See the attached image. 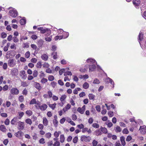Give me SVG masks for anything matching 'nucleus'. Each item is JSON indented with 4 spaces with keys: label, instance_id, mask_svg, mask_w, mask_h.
<instances>
[{
    "label": "nucleus",
    "instance_id": "nucleus-62",
    "mask_svg": "<svg viewBox=\"0 0 146 146\" xmlns=\"http://www.w3.org/2000/svg\"><path fill=\"white\" fill-rule=\"evenodd\" d=\"M40 74L39 75V77L40 78H42L45 76V74H44L42 71L40 72Z\"/></svg>",
    "mask_w": 146,
    "mask_h": 146
},
{
    "label": "nucleus",
    "instance_id": "nucleus-4",
    "mask_svg": "<svg viewBox=\"0 0 146 146\" xmlns=\"http://www.w3.org/2000/svg\"><path fill=\"white\" fill-rule=\"evenodd\" d=\"M8 64L10 67H13L16 64V61L13 58H10L8 61Z\"/></svg>",
    "mask_w": 146,
    "mask_h": 146
},
{
    "label": "nucleus",
    "instance_id": "nucleus-5",
    "mask_svg": "<svg viewBox=\"0 0 146 146\" xmlns=\"http://www.w3.org/2000/svg\"><path fill=\"white\" fill-rule=\"evenodd\" d=\"M38 31H40V33L42 34H44L45 33L46 31L47 32V33L48 34L50 32V29L48 28H43L42 27H40L38 28Z\"/></svg>",
    "mask_w": 146,
    "mask_h": 146
},
{
    "label": "nucleus",
    "instance_id": "nucleus-12",
    "mask_svg": "<svg viewBox=\"0 0 146 146\" xmlns=\"http://www.w3.org/2000/svg\"><path fill=\"white\" fill-rule=\"evenodd\" d=\"M47 107V106L46 104H44L41 106L40 105L39 108V109H40L42 111H44L46 110Z\"/></svg>",
    "mask_w": 146,
    "mask_h": 146
},
{
    "label": "nucleus",
    "instance_id": "nucleus-60",
    "mask_svg": "<svg viewBox=\"0 0 146 146\" xmlns=\"http://www.w3.org/2000/svg\"><path fill=\"white\" fill-rule=\"evenodd\" d=\"M44 127V126L42 124H40L38 125V128L40 130H42Z\"/></svg>",
    "mask_w": 146,
    "mask_h": 146
},
{
    "label": "nucleus",
    "instance_id": "nucleus-16",
    "mask_svg": "<svg viewBox=\"0 0 146 146\" xmlns=\"http://www.w3.org/2000/svg\"><path fill=\"white\" fill-rule=\"evenodd\" d=\"M120 140L121 141V144L123 146H125L126 143L125 141V138L123 136H121L120 137Z\"/></svg>",
    "mask_w": 146,
    "mask_h": 146
},
{
    "label": "nucleus",
    "instance_id": "nucleus-35",
    "mask_svg": "<svg viewBox=\"0 0 146 146\" xmlns=\"http://www.w3.org/2000/svg\"><path fill=\"white\" fill-rule=\"evenodd\" d=\"M36 100L35 98H33L30 101L29 104L30 105L36 104Z\"/></svg>",
    "mask_w": 146,
    "mask_h": 146
},
{
    "label": "nucleus",
    "instance_id": "nucleus-38",
    "mask_svg": "<svg viewBox=\"0 0 146 146\" xmlns=\"http://www.w3.org/2000/svg\"><path fill=\"white\" fill-rule=\"evenodd\" d=\"M26 113L29 116H31L33 114L32 111L30 110H27L26 111Z\"/></svg>",
    "mask_w": 146,
    "mask_h": 146
},
{
    "label": "nucleus",
    "instance_id": "nucleus-3",
    "mask_svg": "<svg viewBox=\"0 0 146 146\" xmlns=\"http://www.w3.org/2000/svg\"><path fill=\"white\" fill-rule=\"evenodd\" d=\"M15 54V51L11 50L7 52L6 56V57L8 58H11L14 56Z\"/></svg>",
    "mask_w": 146,
    "mask_h": 146
},
{
    "label": "nucleus",
    "instance_id": "nucleus-49",
    "mask_svg": "<svg viewBox=\"0 0 146 146\" xmlns=\"http://www.w3.org/2000/svg\"><path fill=\"white\" fill-rule=\"evenodd\" d=\"M54 77L52 75H50L48 76V80L50 81H52L54 79Z\"/></svg>",
    "mask_w": 146,
    "mask_h": 146
},
{
    "label": "nucleus",
    "instance_id": "nucleus-24",
    "mask_svg": "<svg viewBox=\"0 0 146 146\" xmlns=\"http://www.w3.org/2000/svg\"><path fill=\"white\" fill-rule=\"evenodd\" d=\"M96 61L95 60L92 58H88L86 60L87 63H90L92 64L94 63Z\"/></svg>",
    "mask_w": 146,
    "mask_h": 146
},
{
    "label": "nucleus",
    "instance_id": "nucleus-14",
    "mask_svg": "<svg viewBox=\"0 0 146 146\" xmlns=\"http://www.w3.org/2000/svg\"><path fill=\"white\" fill-rule=\"evenodd\" d=\"M82 132L83 133H85L86 132H87L88 134L91 133L92 132L91 130L90 129H88V128L87 127L84 128L82 129Z\"/></svg>",
    "mask_w": 146,
    "mask_h": 146
},
{
    "label": "nucleus",
    "instance_id": "nucleus-48",
    "mask_svg": "<svg viewBox=\"0 0 146 146\" xmlns=\"http://www.w3.org/2000/svg\"><path fill=\"white\" fill-rule=\"evenodd\" d=\"M19 100L21 102H23L24 100V98L23 96L21 95L19 96Z\"/></svg>",
    "mask_w": 146,
    "mask_h": 146
},
{
    "label": "nucleus",
    "instance_id": "nucleus-46",
    "mask_svg": "<svg viewBox=\"0 0 146 146\" xmlns=\"http://www.w3.org/2000/svg\"><path fill=\"white\" fill-rule=\"evenodd\" d=\"M30 55V52L29 51L27 52L25 54V57L27 58H29Z\"/></svg>",
    "mask_w": 146,
    "mask_h": 146
},
{
    "label": "nucleus",
    "instance_id": "nucleus-23",
    "mask_svg": "<svg viewBox=\"0 0 146 146\" xmlns=\"http://www.w3.org/2000/svg\"><path fill=\"white\" fill-rule=\"evenodd\" d=\"M0 130L3 132H5L7 129L4 125H0Z\"/></svg>",
    "mask_w": 146,
    "mask_h": 146
},
{
    "label": "nucleus",
    "instance_id": "nucleus-47",
    "mask_svg": "<svg viewBox=\"0 0 146 146\" xmlns=\"http://www.w3.org/2000/svg\"><path fill=\"white\" fill-rule=\"evenodd\" d=\"M38 75V72L36 70H35L33 72V76L34 77H37Z\"/></svg>",
    "mask_w": 146,
    "mask_h": 146
},
{
    "label": "nucleus",
    "instance_id": "nucleus-57",
    "mask_svg": "<svg viewBox=\"0 0 146 146\" xmlns=\"http://www.w3.org/2000/svg\"><path fill=\"white\" fill-rule=\"evenodd\" d=\"M78 140V137L77 136L75 137L73 139V142L74 143H76L77 142Z\"/></svg>",
    "mask_w": 146,
    "mask_h": 146
},
{
    "label": "nucleus",
    "instance_id": "nucleus-45",
    "mask_svg": "<svg viewBox=\"0 0 146 146\" xmlns=\"http://www.w3.org/2000/svg\"><path fill=\"white\" fill-rule=\"evenodd\" d=\"M98 141H96L95 139H94L93 140L92 142L93 146H96L98 145Z\"/></svg>",
    "mask_w": 146,
    "mask_h": 146
},
{
    "label": "nucleus",
    "instance_id": "nucleus-51",
    "mask_svg": "<svg viewBox=\"0 0 146 146\" xmlns=\"http://www.w3.org/2000/svg\"><path fill=\"white\" fill-rule=\"evenodd\" d=\"M45 137L49 139L51 137V134L50 133H47L45 134Z\"/></svg>",
    "mask_w": 146,
    "mask_h": 146
},
{
    "label": "nucleus",
    "instance_id": "nucleus-40",
    "mask_svg": "<svg viewBox=\"0 0 146 146\" xmlns=\"http://www.w3.org/2000/svg\"><path fill=\"white\" fill-rule=\"evenodd\" d=\"M72 74L71 72L70 71H67L65 72H64V75L65 76H66L67 75H72Z\"/></svg>",
    "mask_w": 146,
    "mask_h": 146
},
{
    "label": "nucleus",
    "instance_id": "nucleus-2",
    "mask_svg": "<svg viewBox=\"0 0 146 146\" xmlns=\"http://www.w3.org/2000/svg\"><path fill=\"white\" fill-rule=\"evenodd\" d=\"M91 139V137L89 136H86L85 135H83L81 137L80 140L83 142H89Z\"/></svg>",
    "mask_w": 146,
    "mask_h": 146
},
{
    "label": "nucleus",
    "instance_id": "nucleus-25",
    "mask_svg": "<svg viewBox=\"0 0 146 146\" xmlns=\"http://www.w3.org/2000/svg\"><path fill=\"white\" fill-rule=\"evenodd\" d=\"M51 55L53 56V58L54 59H57V52H53L52 54Z\"/></svg>",
    "mask_w": 146,
    "mask_h": 146
},
{
    "label": "nucleus",
    "instance_id": "nucleus-59",
    "mask_svg": "<svg viewBox=\"0 0 146 146\" xmlns=\"http://www.w3.org/2000/svg\"><path fill=\"white\" fill-rule=\"evenodd\" d=\"M9 123L10 121L9 119L8 118L6 119L4 122L5 124L6 125H9Z\"/></svg>",
    "mask_w": 146,
    "mask_h": 146
},
{
    "label": "nucleus",
    "instance_id": "nucleus-54",
    "mask_svg": "<svg viewBox=\"0 0 146 146\" xmlns=\"http://www.w3.org/2000/svg\"><path fill=\"white\" fill-rule=\"evenodd\" d=\"M92 127L94 128H98L99 127V125L98 124L94 123L92 125Z\"/></svg>",
    "mask_w": 146,
    "mask_h": 146
},
{
    "label": "nucleus",
    "instance_id": "nucleus-30",
    "mask_svg": "<svg viewBox=\"0 0 146 146\" xmlns=\"http://www.w3.org/2000/svg\"><path fill=\"white\" fill-rule=\"evenodd\" d=\"M58 121L57 120L53 119V123L54 126L56 127L58 126Z\"/></svg>",
    "mask_w": 146,
    "mask_h": 146
},
{
    "label": "nucleus",
    "instance_id": "nucleus-43",
    "mask_svg": "<svg viewBox=\"0 0 146 146\" xmlns=\"http://www.w3.org/2000/svg\"><path fill=\"white\" fill-rule=\"evenodd\" d=\"M42 66L44 68H48L50 66L48 63L45 62L42 64Z\"/></svg>",
    "mask_w": 146,
    "mask_h": 146
},
{
    "label": "nucleus",
    "instance_id": "nucleus-44",
    "mask_svg": "<svg viewBox=\"0 0 146 146\" xmlns=\"http://www.w3.org/2000/svg\"><path fill=\"white\" fill-rule=\"evenodd\" d=\"M25 122L27 124L31 125L32 123L31 120L30 119H27L25 120Z\"/></svg>",
    "mask_w": 146,
    "mask_h": 146
},
{
    "label": "nucleus",
    "instance_id": "nucleus-27",
    "mask_svg": "<svg viewBox=\"0 0 146 146\" xmlns=\"http://www.w3.org/2000/svg\"><path fill=\"white\" fill-rule=\"evenodd\" d=\"M140 132L142 134H145L146 133V127H143L140 129Z\"/></svg>",
    "mask_w": 146,
    "mask_h": 146
},
{
    "label": "nucleus",
    "instance_id": "nucleus-10",
    "mask_svg": "<svg viewBox=\"0 0 146 146\" xmlns=\"http://www.w3.org/2000/svg\"><path fill=\"white\" fill-rule=\"evenodd\" d=\"M86 110V106L85 105H84L82 108L78 107L77 109V111L81 114L84 113Z\"/></svg>",
    "mask_w": 146,
    "mask_h": 146
},
{
    "label": "nucleus",
    "instance_id": "nucleus-39",
    "mask_svg": "<svg viewBox=\"0 0 146 146\" xmlns=\"http://www.w3.org/2000/svg\"><path fill=\"white\" fill-rule=\"evenodd\" d=\"M42 66V65L41 62L39 61L37 63L36 67L37 68H40Z\"/></svg>",
    "mask_w": 146,
    "mask_h": 146
},
{
    "label": "nucleus",
    "instance_id": "nucleus-34",
    "mask_svg": "<svg viewBox=\"0 0 146 146\" xmlns=\"http://www.w3.org/2000/svg\"><path fill=\"white\" fill-rule=\"evenodd\" d=\"M115 130L116 132H119L121 131V129L119 126H117L115 127Z\"/></svg>",
    "mask_w": 146,
    "mask_h": 146
},
{
    "label": "nucleus",
    "instance_id": "nucleus-22",
    "mask_svg": "<svg viewBox=\"0 0 146 146\" xmlns=\"http://www.w3.org/2000/svg\"><path fill=\"white\" fill-rule=\"evenodd\" d=\"M41 58L44 61H46L48 58V56L47 54H43L41 56Z\"/></svg>",
    "mask_w": 146,
    "mask_h": 146
},
{
    "label": "nucleus",
    "instance_id": "nucleus-13",
    "mask_svg": "<svg viewBox=\"0 0 146 146\" xmlns=\"http://www.w3.org/2000/svg\"><path fill=\"white\" fill-rule=\"evenodd\" d=\"M133 3L135 7H139L141 3L140 0H133Z\"/></svg>",
    "mask_w": 146,
    "mask_h": 146
},
{
    "label": "nucleus",
    "instance_id": "nucleus-41",
    "mask_svg": "<svg viewBox=\"0 0 146 146\" xmlns=\"http://www.w3.org/2000/svg\"><path fill=\"white\" fill-rule=\"evenodd\" d=\"M35 106L37 109H38L40 106V102L39 101H38L37 102H36V103L35 104Z\"/></svg>",
    "mask_w": 146,
    "mask_h": 146
},
{
    "label": "nucleus",
    "instance_id": "nucleus-28",
    "mask_svg": "<svg viewBox=\"0 0 146 146\" xmlns=\"http://www.w3.org/2000/svg\"><path fill=\"white\" fill-rule=\"evenodd\" d=\"M56 103H54L52 104H49V107L51 108L52 110H54L56 108Z\"/></svg>",
    "mask_w": 146,
    "mask_h": 146
},
{
    "label": "nucleus",
    "instance_id": "nucleus-58",
    "mask_svg": "<svg viewBox=\"0 0 146 146\" xmlns=\"http://www.w3.org/2000/svg\"><path fill=\"white\" fill-rule=\"evenodd\" d=\"M77 127L78 128L81 129L84 128V126L83 124L81 123L80 124L78 125H77Z\"/></svg>",
    "mask_w": 146,
    "mask_h": 146
},
{
    "label": "nucleus",
    "instance_id": "nucleus-31",
    "mask_svg": "<svg viewBox=\"0 0 146 146\" xmlns=\"http://www.w3.org/2000/svg\"><path fill=\"white\" fill-rule=\"evenodd\" d=\"M89 87V84L87 82H85L83 85V87L85 89H87Z\"/></svg>",
    "mask_w": 146,
    "mask_h": 146
},
{
    "label": "nucleus",
    "instance_id": "nucleus-55",
    "mask_svg": "<svg viewBox=\"0 0 146 146\" xmlns=\"http://www.w3.org/2000/svg\"><path fill=\"white\" fill-rule=\"evenodd\" d=\"M60 143L58 141H55L54 144H53V146H60Z\"/></svg>",
    "mask_w": 146,
    "mask_h": 146
},
{
    "label": "nucleus",
    "instance_id": "nucleus-64",
    "mask_svg": "<svg viewBox=\"0 0 146 146\" xmlns=\"http://www.w3.org/2000/svg\"><path fill=\"white\" fill-rule=\"evenodd\" d=\"M65 69L64 68L62 69H61L59 70V74L61 75L64 72Z\"/></svg>",
    "mask_w": 146,
    "mask_h": 146
},
{
    "label": "nucleus",
    "instance_id": "nucleus-1",
    "mask_svg": "<svg viewBox=\"0 0 146 146\" xmlns=\"http://www.w3.org/2000/svg\"><path fill=\"white\" fill-rule=\"evenodd\" d=\"M11 9H12L10 10L9 11L10 15L14 18L16 17L18 15L17 11L15 9L11 7H10L8 9V10Z\"/></svg>",
    "mask_w": 146,
    "mask_h": 146
},
{
    "label": "nucleus",
    "instance_id": "nucleus-11",
    "mask_svg": "<svg viewBox=\"0 0 146 146\" xmlns=\"http://www.w3.org/2000/svg\"><path fill=\"white\" fill-rule=\"evenodd\" d=\"M34 85L35 88L38 91L40 90L42 88L40 84L38 82H35L34 84Z\"/></svg>",
    "mask_w": 146,
    "mask_h": 146
},
{
    "label": "nucleus",
    "instance_id": "nucleus-21",
    "mask_svg": "<svg viewBox=\"0 0 146 146\" xmlns=\"http://www.w3.org/2000/svg\"><path fill=\"white\" fill-rule=\"evenodd\" d=\"M18 120V118L17 117H14L11 121V123L12 125H15V123L17 122Z\"/></svg>",
    "mask_w": 146,
    "mask_h": 146
},
{
    "label": "nucleus",
    "instance_id": "nucleus-18",
    "mask_svg": "<svg viewBox=\"0 0 146 146\" xmlns=\"http://www.w3.org/2000/svg\"><path fill=\"white\" fill-rule=\"evenodd\" d=\"M88 67V65H86L84 68H80V71L81 72H85L87 70Z\"/></svg>",
    "mask_w": 146,
    "mask_h": 146
},
{
    "label": "nucleus",
    "instance_id": "nucleus-63",
    "mask_svg": "<svg viewBox=\"0 0 146 146\" xmlns=\"http://www.w3.org/2000/svg\"><path fill=\"white\" fill-rule=\"evenodd\" d=\"M104 146H113V145L111 142H108L106 143Z\"/></svg>",
    "mask_w": 146,
    "mask_h": 146
},
{
    "label": "nucleus",
    "instance_id": "nucleus-19",
    "mask_svg": "<svg viewBox=\"0 0 146 146\" xmlns=\"http://www.w3.org/2000/svg\"><path fill=\"white\" fill-rule=\"evenodd\" d=\"M66 98V96L65 94L62 95L61 97L60 98V100L62 102V105H61L62 106L64 104V103L62 102L65 100ZM61 106V105H60Z\"/></svg>",
    "mask_w": 146,
    "mask_h": 146
},
{
    "label": "nucleus",
    "instance_id": "nucleus-20",
    "mask_svg": "<svg viewBox=\"0 0 146 146\" xmlns=\"http://www.w3.org/2000/svg\"><path fill=\"white\" fill-rule=\"evenodd\" d=\"M48 122L46 117H43V123L45 126L48 125Z\"/></svg>",
    "mask_w": 146,
    "mask_h": 146
},
{
    "label": "nucleus",
    "instance_id": "nucleus-29",
    "mask_svg": "<svg viewBox=\"0 0 146 146\" xmlns=\"http://www.w3.org/2000/svg\"><path fill=\"white\" fill-rule=\"evenodd\" d=\"M60 142L62 143H63L65 140V138L64 136L63 135H61L60 136Z\"/></svg>",
    "mask_w": 146,
    "mask_h": 146
},
{
    "label": "nucleus",
    "instance_id": "nucleus-32",
    "mask_svg": "<svg viewBox=\"0 0 146 146\" xmlns=\"http://www.w3.org/2000/svg\"><path fill=\"white\" fill-rule=\"evenodd\" d=\"M20 23L21 25H24L26 23V20L25 19H22L20 20Z\"/></svg>",
    "mask_w": 146,
    "mask_h": 146
},
{
    "label": "nucleus",
    "instance_id": "nucleus-8",
    "mask_svg": "<svg viewBox=\"0 0 146 146\" xmlns=\"http://www.w3.org/2000/svg\"><path fill=\"white\" fill-rule=\"evenodd\" d=\"M18 73V70L16 68H13L11 70V74L13 76H17Z\"/></svg>",
    "mask_w": 146,
    "mask_h": 146
},
{
    "label": "nucleus",
    "instance_id": "nucleus-36",
    "mask_svg": "<svg viewBox=\"0 0 146 146\" xmlns=\"http://www.w3.org/2000/svg\"><path fill=\"white\" fill-rule=\"evenodd\" d=\"M101 130L104 133H107V129L106 128L101 127Z\"/></svg>",
    "mask_w": 146,
    "mask_h": 146
},
{
    "label": "nucleus",
    "instance_id": "nucleus-9",
    "mask_svg": "<svg viewBox=\"0 0 146 146\" xmlns=\"http://www.w3.org/2000/svg\"><path fill=\"white\" fill-rule=\"evenodd\" d=\"M18 129L20 130H23L24 128L25 125L24 122L19 121L18 122Z\"/></svg>",
    "mask_w": 146,
    "mask_h": 146
},
{
    "label": "nucleus",
    "instance_id": "nucleus-61",
    "mask_svg": "<svg viewBox=\"0 0 146 146\" xmlns=\"http://www.w3.org/2000/svg\"><path fill=\"white\" fill-rule=\"evenodd\" d=\"M7 63H4L3 65V68L5 70H6L7 69Z\"/></svg>",
    "mask_w": 146,
    "mask_h": 146
},
{
    "label": "nucleus",
    "instance_id": "nucleus-33",
    "mask_svg": "<svg viewBox=\"0 0 146 146\" xmlns=\"http://www.w3.org/2000/svg\"><path fill=\"white\" fill-rule=\"evenodd\" d=\"M28 86V84L26 82L22 81L21 82V86L23 87H27Z\"/></svg>",
    "mask_w": 146,
    "mask_h": 146
},
{
    "label": "nucleus",
    "instance_id": "nucleus-37",
    "mask_svg": "<svg viewBox=\"0 0 146 146\" xmlns=\"http://www.w3.org/2000/svg\"><path fill=\"white\" fill-rule=\"evenodd\" d=\"M18 118L20 119L22 118V117L24 115V113L23 112L21 111L18 112Z\"/></svg>",
    "mask_w": 146,
    "mask_h": 146
},
{
    "label": "nucleus",
    "instance_id": "nucleus-53",
    "mask_svg": "<svg viewBox=\"0 0 146 146\" xmlns=\"http://www.w3.org/2000/svg\"><path fill=\"white\" fill-rule=\"evenodd\" d=\"M9 88L8 86L7 85H5L3 87V90L4 91H6L8 90Z\"/></svg>",
    "mask_w": 146,
    "mask_h": 146
},
{
    "label": "nucleus",
    "instance_id": "nucleus-50",
    "mask_svg": "<svg viewBox=\"0 0 146 146\" xmlns=\"http://www.w3.org/2000/svg\"><path fill=\"white\" fill-rule=\"evenodd\" d=\"M49 98H51L52 96V93L50 90L48 91L47 92Z\"/></svg>",
    "mask_w": 146,
    "mask_h": 146
},
{
    "label": "nucleus",
    "instance_id": "nucleus-52",
    "mask_svg": "<svg viewBox=\"0 0 146 146\" xmlns=\"http://www.w3.org/2000/svg\"><path fill=\"white\" fill-rule=\"evenodd\" d=\"M94 121V119L92 117H90L88 120V123L90 124H92Z\"/></svg>",
    "mask_w": 146,
    "mask_h": 146
},
{
    "label": "nucleus",
    "instance_id": "nucleus-26",
    "mask_svg": "<svg viewBox=\"0 0 146 146\" xmlns=\"http://www.w3.org/2000/svg\"><path fill=\"white\" fill-rule=\"evenodd\" d=\"M88 97L90 100H94L95 96L92 94H90L88 95Z\"/></svg>",
    "mask_w": 146,
    "mask_h": 146
},
{
    "label": "nucleus",
    "instance_id": "nucleus-7",
    "mask_svg": "<svg viewBox=\"0 0 146 146\" xmlns=\"http://www.w3.org/2000/svg\"><path fill=\"white\" fill-rule=\"evenodd\" d=\"M19 75L22 79L25 80L27 78V75L24 70L21 71L19 72Z\"/></svg>",
    "mask_w": 146,
    "mask_h": 146
},
{
    "label": "nucleus",
    "instance_id": "nucleus-15",
    "mask_svg": "<svg viewBox=\"0 0 146 146\" xmlns=\"http://www.w3.org/2000/svg\"><path fill=\"white\" fill-rule=\"evenodd\" d=\"M23 134V133L20 131H19L15 134V135L18 138H20L22 137Z\"/></svg>",
    "mask_w": 146,
    "mask_h": 146
},
{
    "label": "nucleus",
    "instance_id": "nucleus-56",
    "mask_svg": "<svg viewBox=\"0 0 146 146\" xmlns=\"http://www.w3.org/2000/svg\"><path fill=\"white\" fill-rule=\"evenodd\" d=\"M22 94L23 95L26 96L28 94V91L26 88H25L22 92Z\"/></svg>",
    "mask_w": 146,
    "mask_h": 146
},
{
    "label": "nucleus",
    "instance_id": "nucleus-42",
    "mask_svg": "<svg viewBox=\"0 0 146 146\" xmlns=\"http://www.w3.org/2000/svg\"><path fill=\"white\" fill-rule=\"evenodd\" d=\"M48 81L47 79L46 78H43L41 80V82L42 84H44Z\"/></svg>",
    "mask_w": 146,
    "mask_h": 146
},
{
    "label": "nucleus",
    "instance_id": "nucleus-17",
    "mask_svg": "<svg viewBox=\"0 0 146 146\" xmlns=\"http://www.w3.org/2000/svg\"><path fill=\"white\" fill-rule=\"evenodd\" d=\"M88 66L89 67V71H93L96 68V66L94 64L90 65Z\"/></svg>",
    "mask_w": 146,
    "mask_h": 146
},
{
    "label": "nucleus",
    "instance_id": "nucleus-6",
    "mask_svg": "<svg viewBox=\"0 0 146 146\" xmlns=\"http://www.w3.org/2000/svg\"><path fill=\"white\" fill-rule=\"evenodd\" d=\"M10 93L12 95H17L19 93V90L17 88H13L11 90Z\"/></svg>",
    "mask_w": 146,
    "mask_h": 146
}]
</instances>
